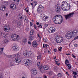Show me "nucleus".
Returning a JSON list of instances; mask_svg holds the SVG:
<instances>
[{
    "instance_id": "52",
    "label": "nucleus",
    "mask_w": 78,
    "mask_h": 78,
    "mask_svg": "<svg viewBox=\"0 0 78 78\" xmlns=\"http://www.w3.org/2000/svg\"><path fill=\"white\" fill-rule=\"evenodd\" d=\"M30 26H33V23L32 22H30Z\"/></svg>"
},
{
    "instance_id": "51",
    "label": "nucleus",
    "mask_w": 78,
    "mask_h": 78,
    "mask_svg": "<svg viewBox=\"0 0 78 78\" xmlns=\"http://www.w3.org/2000/svg\"><path fill=\"white\" fill-rule=\"evenodd\" d=\"M55 64H57V66H59V65H60V64L58 62L56 63Z\"/></svg>"
},
{
    "instance_id": "26",
    "label": "nucleus",
    "mask_w": 78,
    "mask_h": 78,
    "mask_svg": "<svg viewBox=\"0 0 78 78\" xmlns=\"http://www.w3.org/2000/svg\"><path fill=\"white\" fill-rule=\"evenodd\" d=\"M2 36L4 38L6 37H7L8 36V34H2Z\"/></svg>"
},
{
    "instance_id": "4",
    "label": "nucleus",
    "mask_w": 78,
    "mask_h": 78,
    "mask_svg": "<svg viewBox=\"0 0 78 78\" xmlns=\"http://www.w3.org/2000/svg\"><path fill=\"white\" fill-rule=\"evenodd\" d=\"M11 38L14 41H17L19 39V36L16 34H13L12 35Z\"/></svg>"
},
{
    "instance_id": "55",
    "label": "nucleus",
    "mask_w": 78,
    "mask_h": 78,
    "mask_svg": "<svg viewBox=\"0 0 78 78\" xmlns=\"http://www.w3.org/2000/svg\"><path fill=\"white\" fill-rule=\"evenodd\" d=\"M57 51V50L56 49H54V52H56Z\"/></svg>"
},
{
    "instance_id": "1",
    "label": "nucleus",
    "mask_w": 78,
    "mask_h": 78,
    "mask_svg": "<svg viewBox=\"0 0 78 78\" xmlns=\"http://www.w3.org/2000/svg\"><path fill=\"white\" fill-rule=\"evenodd\" d=\"M77 33H78V31L76 30L71 31L69 33L66 34V37L68 39H70L72 37L76 36Z\"/></svg>"
},
{
    "instance_id": "36",
    "label": "nucleus",
    "mask_w": 78,
    "mask_h": 78,
    "mask_svg": "<svg viewBox=\"0 0 78 78\" xmlns=\"http://www.w3.org/2000/svg\"><path fill=\"white\" fill-rule=\"evenodd\" d=\"M37 4V3L36 1H34L33 2V5H34V6H36Z\"/></svg>"
},
{
    "instance_id": "7",
    "label": "nucleus",
    "mask_w": 78,
    "mask_h": 78,
    "mask_svg": "<svg viewBox=\"0 0 78 78\" xmlns=\"http://www.w3.org/2000/svg\"><path fill=\"white\" fill-rule=\"evenodd\" d=\"M60 17H61V15H57L53 18L52 20L55 24H58L57 23H56V22H58V18Z\"/></svg>"
},
{
    "instance_id": "44",
    "label": "nucleus",
    "mask_w": 78,
    "mask_h": 78,
    "mask_svg": "<svg viewBox=\"0 0 78 78\" xmlns=\"http://www.w3.org/2000/svg\"><path fill=\"white\" fill-rule=\"evenodd\" d=\"M73 73L74 75H77V73L75 72H73Z\"/></svg>"
},
{
    "instance_id": "11",
    "label": "nucleus",
    "mask_w": 78,
    "mask_h": 78,
    "mask_svg": "<svg viewBox=\"0 0 78 78\" xmlns=\"http://www.w3.org/2000/svg\"><path fill=\"white\" fill-rule=\"evenodd\" d=\"M23 63L26 66H30L31 64V61L30 60H24Z\"/></svg>"
},
{
    "instance_id": "23",
    "label": "nucleus",
    "mask_w": 78,
    "mask_h": 78,
    "mask_svg": "<svg viewBox=\"0 0 78 78\" xmlns=\"http://www.w3.org/2000/svg\"><path fill=\"white\" fill-rule=\"evenodd\" d=\"M8 4V2H3L2 6H6Z\"/></svg>"
},
{
    "instance_id": "27",
    "label": "nucleus",
    "mask_w": 78,
    "mask_h": 78,
    "mask_svg": "<svg viewBox=\"0 0 78 78\" xmlns=\"http://www.w3.org/2000/svg\"><path fill=\"white\" fill-rule=\"evenodd\" d=\"M34 34V30H32L30 32V35H33Z\"/></svg>"
},
{
    "instance_id": "47",
    "label": "nucleus",
    "mask_w": 78,
    "mask_h": 78,
    "mask_svg": "<svg viewBox=\"0 0 78 78\" xmlns=\"http://www.w3.org/2000/svg\"><path fill=\"white\" fill-rule=\"evenodd\" d=\"M24 21L25 22H26V23H27V22H28V19L27 20H24Z\"/></svg>"
},
{
    "instance_id": "2",
    "label": "nucleus",
    "mask_w": 78,
    "mask_h": 78,
    "mask_svg": "<svg viewBox=\"0 0 78 78\" xmlns=\"http://www.w3.org/2000/svg\"><path fill=\"white\" fill-rule=\"evenodd\" d=\"M19 56H20V54L18 53H17L16 54L11 55V56H12L13 57L15 58L14 59L15 62L16 63L19 64L20 63V62H21L20 58L17 57H19Z\"/></svg>"
},
{
    "instance_id": "24",
    "label": "nucleus",
    "mask_w": 78,
    "mask_h": 78,
    "mask_svg": "<svg viewBox=\"0 0 78 78\" xmlns=\"http://www.w3.org/2000/svg\"><path fill=\"white\" fill-rule=\"evenodd\" d=\"M2 43L3 44H7L8 43V40L5 39V41H2Z\"/></svg>"
},
{
    "instance_id": "6",
    "label": "nucleus",
    "mask_w": 78,
    "mask_h": 78,
    "mask_svg": "<svg viewBox=\"0 0 78 78\" xmlns=\"http://www.w3.org/2000/svg\"><path fill=\"white\" fill-rule=\"evenodd\" d=\"M56 42L57 43H61L63 41V37L61 36H58L56 38Z\"/></svg>"
},
{
    "instance_id": "20",
    "label": "nucleus",
    "mask_w": 78,
    "mask_h": 78,
    "mask_svg": "<svg viewBox=\"0 0 78 78\" xmlns=\"http://www.w3.org/2000/svg\"><path fill=\"white\" fill-rule=\"evenodd\" d=\"M32 74L34 75H36V74H37V71L36 70V69H34L32 72Z\"/></svg>"
},
{
    "instance_id": "58",
    "label": "nucleus",
    "mask_w": 78,
    "mask_h": 78,
    "mask_svg": "<svg viewBox=\"0 0 78 78\" xmlns=\"http://www.w3.org/2000/svg\"><path fill=\"white\" fill-rule=\"evenodd\" d=\"M28 43L29 44H30V45H31V42L30 41H29Z\"/></svg>"
},
{
    "instance_id": "19",
    "label": "nucleus",
    "mask_w": 78,
    "mask_h": 78,
    "mask_svg": "<svg viewBox=\"0 0 78 78\" xmlns=\"http://www.w3.org/2000/svg\"><path fill=\"white\" fill-rule=\"evenodd\" d=\"M42 68L45 70H48L49 69V67L47 65L44 66Z\"/></svg>"
},
{
    "instance_id": "13",
    "label": "nucleus",
    "mask_w": 78,
    "mask_h": 78,
    "mask_svg": "<svg viewBox=\"0 0 78 78\" xmlns=\"http://www.w3.org/2000/svg\"><path fill=\"white\" fill-rule=\"evenodd\" d=\"M4 30L5 32H9L10 30V28L9 25H6L4 27Z\"/></svg>"
},
{
    "instance_id": "33",
    "label": "nucleus",
    "mask_w": 78,
    "mask_h": 78,
    "mask_svg": "<svg viewBox=\"0 0 78 78\" xmlns=\"http://www.w3.org/2000/svg\"><path fill=\"white\" fill-rule=\"evenodd\" d=\"M67 66H68V69H71V66H70V64H66Z\"/></svg>"
},
{
    "instance_id": "43",
    "label": "nucleus",
    "mask_w": 78,
    "mask_h": 78,
    "mask_svg": "<svg viewBox=\"0 0 78 78\" xmlns=\"http://www.w3.org/2000/svg\"><path fill=\"white\" fill-rule=\"evenodd\" d=\"M24 20H26L27 19H28L27 16H24Z\"/></svg>"
},
{
    "instance_id": "61",
    "label": "nucleus",
    "mask_w": 78,
    "mask_h": 78,
    "mask_svg": "<svg viewBox=\"0 0 78 78\" xmlns=\"http://www.w3.org/2000/svg\"><path fill=\"white\" fill-rule=\"evenodd\" d=\"M76 75H74V76H73V77L74 78H76Z\"/></svg>"
},
{
    "instance_id": "18",
    "label": "nucleus",
    "mask_w": 78,
    "mask_h": 78,
    "mask_svg": "<svg viewBox=\"0 0 78 78\" xmlns=\"http://www.w3.org/2000/svg\"><path fill=\"white\" fill-rule=\"evenodd\" d=\"M37 45V43L35 41H34L32 42V46L34 48L36 47Z\"/></svg>"
},
{
    "instance_id": "3",
    "label": "nucleus",
    "mask_w": 78,
    "mask_h": 78,
    "mask_svg": "<svg viewBox=\"0 0 78 78\" xmlns=\"http://www.w3.org/2000/svg\"><path fill=\"white\" fill-rule=\"evenodd\" d=\"M68 6V3H67V2L65 1H64L62 2L61 8L62 10L63 11H69L70 9L69 7V9H65L64 8L65 6L66 7H67Z\"/></svg>"
},
{
    "instance_id": "35",
    "label": "nucleus",
    "mask_w": 78,
    "mask_h": 78,
    "mask_svg": "<svg viewBox=\"0 0 78 78\" xmlns=\"http://www.w3.org/2000/svg\"><path fill=\"white\" fill-rule=\"evenodd\" d=\"M18 19H22V16H21V15L19 14L18 15Z\"/></svg>"
},
{
    "instance_id": "25",
    "label": "nucleus",
    "mask_w": 78,
    "mask_h": 78,
    "mask_svg": "<svg viewBox=\"0 0 78 78\" xmlns=\"http://www.w3.org/2000/svg\"><path fill=\"white\" fill-rule=\"evenodd\" d=\"M5 8L6 7L5 6L2 5L1 7L0 8V9L1 10V11H5Z\"/></svg>"
},
{
    "instance_id": "48",
    "label": "nucleus",
    "mask_w": 78,
    "mask_h": 78,
    "mask_svg": "<svg viewBox=\"0 0 78 78\" xmlns=\"http://www.w3.org/2000/svg\"><path fill=\"white\" fill-rule=\"evenodd\" d=\"M37 27H38V28H42V26L41 25H39L38 26H37Z\"/></svg>"
},
{
    "instance_id": "57",
    "label": "nucleus",
    "mask_w": 78,
    "mask_h": 78,
    "mask_svg": "<svg viewBox=\"0 0 78 78\" xmlns=\"http://www.w3.org/2000/svg\"><path fill=\"white\" fill-rule=\"evenodd\" d=\"M34 28H35V29H36V28H37V27L35 25H34Z\"/></svg>"
},
{
    "instance_id": "45",
    "label": "nucleus",
    "mask_w": 78,
    "mask_h": 78,
    "mask_svg": "<svg viewBox=\"0 0 78 78\" xmlns=\"http://www.w3.org/2000/svg\"><path fill=\"white\" fill-rule=\"evenodd\" d=\"M62 47H60L59 48H58V51H61V50H62Z\"/></svg>"
},
{
    "instance_id": "62",
    "label": "nucleus",
    "mask_w": 78,
    "mask_h": 78,
    "mask_svg": "<svg viewBox=\"0 0 78 78\" xmlns=\"http://www.w3.org/2000/svg\"><path fill=\"white\" fill-rule=\"evenodd\" d=\"M43 47L45 48V44H44L43 45Z\"/></svg>"
},
{
    "instance_id": "17",
    "label": "nucleus",
    "mask_w": 78,
    "mask_h": 78,
    "mask_svg": "<svg viewBox=\"0 0 78 78\" xmlns=\"http://www.w3.org/2000/svg\"><path fill=\"white\" fill-rule=\"evenodd\" d=\"M10 8L12 9H15L16 8V5L14 4H12L10 5Z\"/></svg>"
},
{
    "instance_id": "53",
    "label": "nucleus",
    "mask_w": 78,
    "mask_h": 78,
    "mask_svg": "<svg viewBox=\"0 0 78 78\" xmlns=\"http://www.w3.org/2000/svg\"><path fill=\"white\" fill-rule=\"evenodd\" d=\"M72 56L73 58H76V56H75L74 55H73L72 54Z\"/></svg>"
},
{
    "instance_id": "49",
    "label": "nucleus",
    "mask_w": 78,
    "mask_h": 78,
    "mask_svg": "<svg viewBox=\"0 0 78 78\" xmlns=\"http://www.w3.org/2000/svg\"><path fill=\"white\" fill-rule=\"evenodd\" d=\"M26 76H26V75H25L24 76H22V78H25V77H26Z\"/></svg>"
},
{
    "instance_id": "39",
    "label": "nucleus",
    "mask_w": 78,
    "mask_h": 78,
    "mask_svg": "<svg viewBox=\"0 0 78 78\" xmlns=\"http://www.w3.org/2000/svg\"><path fill=\"white\" fill-rule=\"evenodd\" d=\"M19 2H20V0H17L16 2V5H18L19 3Z\"/></svg>"
},
{
    "instance_id": "37",
    "label": "nucleus",
    "mask_w": 78,
    "mask_h": 78,
    "mask_svg": "<svg viewBox=\"0 0 78 78\" xmlns=\"http://www.w3.org/2000/svg\"><path fill=\"white\" fill-rule=\"evenodd\" d=\"M67 63H69V60H68L67 59H66L65 61V64L67 65Z\"/></svg>"
},
{
    "instance_id": "63",
    "label": "nucleus",
    "mask_w": 78,
    "mask_h": 78,
    "mask_svg": "<svg viewBox=\"0 0 78 78\" xmlns=\"http://www.w3.org/2000/svg\"><path fill=\"white\" fill-rule=\"evenodd\" d=\"M5 15H6V17H7V16H8V13H6V14H5Z\"/></svg>"
},
{
    "instance_id": "8",
    "label": "nucleus",
    "mask_w": 78,
    "mask_h": 78,
    "mask_svg": "<svg viewBox=\"0 0 78 78\" xmlns=\"http://www.w3.org/2000/svg\"><path fill=\"white\" fill-rule=\"evenodd\" d=\"M41 17L42 18V20L43 21H44L45 22H46V21H47L48 20V17L47 16H45V15L43 13L42 14L41 16Z\"/></svg>"
},
{
    "instance_id": "30",
    "label": "nucleus",
    "mask_w": 78,
    "mask_h": 78,
    "mask_svg": "<svg viewBox=\"0 0 78 78\" xmlns=\"http://www.w3.org/2000/svg\"><path fill=\"white\" fill-rule=\"evenodd\" d=\"M4 49V48H0V54H2V52L3 51Z\"/></svg>"
},
{
    "instance_id": "5",
    "label": "nucleus",
    "mask_w": 78,
    "mask_h": 78,
    "mask_svg": "<svg viewBox=\"0 0 78 78\" xmlns=\"http://www.w3.org/2000/svg\"><path fill=\"white\" fill-rule=\"evenodd\" d=\"M37 66L39 68V70L41 72V73H44L45 72V71L44 69H42V67H43V65H41L40 62H37Z\"/></svg>"
},
{
    "instance_id": "9",
    "label": "nucleus",
    "mask_w": 78,
    "mask_h": 78,
    "mask_svg": "<svg viewBox=\"0 0 78 78\" xmlns=\"http://www.w3.org/2000/svg\"><path fill=\"white\" fill-rule=\"evenodd\" d=\"M74 14L75 13L73 12L69 13L68 15L65 16V17L66 18V20L68 19H70L71 17H73V16L74 15Z\"/></svg>"
},
{
    "instance_id": "56",
    "label": "nucleus",
    "mask_w": 78,
    "mask_h": 78,
    "mask_svg": "<svg viewBox=\"0 0 78 78\" xmlns=\"http://www.w3.org/2000/svg\"><path fill=\"white\" fill-rule=\"evenodd\" d=\"M44 41V42H47V40L45 39V38H44L43 39Z\"/></svg>"
},
{
    "instance_id": "46",
    "label": "nucleus",
    "mask_w": 78,
    "mask_h": 78,
    "mask_svg": "<svg viewBox=\"0 0 78 78\" xmlns=\"http://www.w3.org/2000/svg\"><path fill=\"white\" fill-rule=\"evenodd\" d=\"M49 75H52V72L51 71H50L49 72Z\"/></svg>"
},
{
    "instance_id": "14",
    "label": "nucleus",
    "mask_w": 78,
    "mask_h": 78,
    "mask_svg": "<svg viewBox=\"0 0 78 78\" xmlns=\"http://www.w3.org/2000/svg\"><path fill=\"white\" fill-rule=\"evenodd\" d=\"M60 17H61V19H59V18H58V22H56L55 23H57V24H60V23H61L62 22V21H63V19H62V16H60Z\"/></svg>"
},
{
    "instance_id": "60",
    "label": "nucleus",
    "mask_w": 78,
    "mask_h": 78,
    "mask_svg": "<svg viewBox=\"0 0 78 78\" xmlns=\"http://www.w3.org/2000/svg\"><path fill=\"white\" fill-rule=\"evenodd\" d=\"M36 24L37 25H39V22H37L36 23Z\"/></svg>"
},
{
    "instance_id": "40",
    "label": "nucleus",
    "mask_w": 78,
    "mask_h": 78,
    "mask_svg": "<svg viewBox=\"0 0 78 78\" xmlns=\"http://www.w3.org/2000/svg\"><path fill=\"white\" fill-rule=\"evenodd\" d=\"M59 62V60L58 59H57L55 61V63H57L58 62Z\"/></svg>"
},
{
    "instance_id": "64",
    "label": "nucleus",
    "mask_w": 78,
    "mask_h": 78,
    "mask_svg": "<svg viewBox=\"0 0 78 78\" xmlns=\"http://www.w3.org/2000/svg\"><path fill=\"white\" fill-rule=\"evenodd\" d=\"M45 47H48V45L47 44H46L45 45Z\"/></svg>"
},
{
    "instance_id": "29",
    "label": "nucleus",
    "mask_w": 78,
    "mask_h": 78,
    "mask_svg": "<svg viewBox=\"0 0 78 78\" xmlns=\"http://www.w3.org/2000/svg\"><path fill=\"white\" fill-rule=\"evenodd\" d=\"M27 51H25L23 52V55L25 56H27Z\"/></svg>"
},
{
    "instance_id": "34",
    "label": "nucleus",
    "mask_w": 78,
    "mask_h": 78,
    "mask_svg": "<svg viewBox=\"0 0 78 78\" xmlns=\"http://www.w3.org/2000/svg\"><path fill=\"white\" fill-rule=\"evenodd\" d=\"M54 70H58V67L56 66H55L53 67Z\"/></svg>"
},
{
    "instance_id": "38",
    "label": "nucleus",
    "mask_w": 78,
    "mask_h": 78,
    "mask_svg": "<svg viewBox=\"0 0 78 78\" xmlns=\"http://www.w3.org/2000/svg\"><path fill=\"white\" fill-rule=\"evenodd\" d=\"M58 77H61L62 76V75L61 73H59L58 74Z\"/></svg>"
},
{
    "instance_id": "31",
    "label": "nucleus",
    "mask_w": 78,
    "mask_h": 78,
    "mask_svg": "<svg viewBox=\"0 0 78 78\" xmlns=\"http://www.w3.org/2000/svg\"><path fill=\"white\" fill-rule=\"evenodd\" d=\"M21 22H19L17 23V25L18 27H19L21 25Z\"/></svg>"
},
{
    "instance_id": "50",
    "label": "nucleus",
    "mask_w": 78,
    "mask_h": 78,
    "mask_svg": "<svg viewBox=\"0 0 78 78\" xmlns=\"http://www.w3.org/2000/svg\"><path fill=\"white\" fill-rule=\"evenodd\" d=\"M78 39V36L74 38V40H76V39Z\"/></svg>"
},
{
    "instance_id": "42",
    "label": "nucleus",
    "mask_w": 78,
    "mask_h": 78,
    "mask_svg": "<svg viewBox=\"0 0 78 78\" xmlns=\"http://www.w3.org/2000/svg\"><path fill=\"white\" fill-rule=\"evenodd\" d=\"M37 37H39V38L40 39H41V36H40V35H39V34H37Z\"/></svg>"
},
{
    "instance_id": "28",
    "label": "nucleus",
    "mask_w": 78,
    "mask_h": 78,
    "mask_svg": "<svg viewBox=\"0 0 78 78\" xmlns=\"http://www.w3.org/2000/svg\"><path fill=\"white\" fill-rule=\"evenodd\" d=\"M27 39L26 38H24L23 39V43L24 44H25V43H26L27 42Z\"/></svg>"
},
{
    "instance_id": "16",
    "label": "nucleus",
    "mask_w": 78,
    "mask_h": 78,
    "mask_svg": "<svg viewBox=\"0 0 78 78\" xmlns=\"http://www.w3.org/2000/svg\"><path fill=\"white\" fill-rule=\"evenodd\" d=\"M55 31V29L53 27H50L48 30V32L49 33H53Z\"/></svg>"
},
{
    "instance_id": "10",
    "label": "nucleus",
    "mask_w": 78,
    "mask_h": 78,
    "mask_svg": "<svg viewBox=\"0 0 78 78\" xmlns=\"http://www.w3.org/2000/svg\"><path fill=\"white\" fill-rule=\"evenodd\" d=\"M44 9V7L42 6V5H39L38 8L37 9V11L38 12H42Z\"/></svg>"
},
{
    "instance_id": "41",
    "label": "nucleus",
    "mask_w": 78,
    "mask_h": 78,
    "mask_svg": "<svg viewBox=\"0 0 78 78\" xmlns=\"http://www.w3.org/2000/svg\"><path fill=\"white\" fill-rule=\"evenodd\" d=\"M48 26V24H45L44 26V28H45L47 26Z\"/></svg>"
},
{
    "instance_id": "15",
    "label": "nucleus",
    "mask_w": 78,
    "mask_h": 78,
    "mask_svg": "<svg viewBox=\"0 0 78 78\" xmlns=\"http://www.w3.org/2000/svg\"><path fill=\"white\" fill-rule=\"evenodd\" d=\"M55 11H56V12H60L61 10H60L59 5H56L55 6Z\"/></svg>"
},
{
    "instance_id": "22",
    "label": "nucleus",
    "mask_w": 78,
    "mask_h": 78,
    "mask_svg": "<svg viewBox=\"0 0 78 78\" xmlns=\"http://www.w3.org/2000/svg\"><path fill=\"white\" fill-rule=\"evenodd\" d=\"M34 37L33 36H30L29 37V39L30 41H33V40L34 39Z\"/></svg>"
},
{
    "instance_id": "12",
    "label": "nucleus",
    "mask_w": 78,
    "mask_h": 78,
    "mask_svg": "<svg viewBox=\"0 0 78 78\" xmlns=\"http://www.w3.org/2000/svg\"><path fill=\"white\" fill-rule=\"evenodd\" d=\"M12 50L15 51L19 50V46L16 44H14L12 47Z\"/></svg>"
},
{
    "instance_id": "32",
    "label": "nucleus",
    "mask_w": 78,
    "mask_h": 78,
    "mask_svg": "<svg viewBox=\"0 0 78 78\" xmlns=\"http://www.w3.org/2000/svg\"><path fill=\"white\" fill-rule=\"evenodd\" d=\"M41 55H39L37 56V60H39L41 59Z\"/></svg>"
},
{
    "instance_id": "21",
    "label": "nucleus",
    "mask_w": 78,
    "mask_h": 78,
    "mask_svg": "<svg viewBox=\"0 0 78 78\" xmlns=\"http://www.w3.org/2000/svg\"><path fill=\"white\" fill-rule=\"evenodd\" d=\"M31 55V52L30 51H27V57H28V56H30Z\"/></svg>"
},
{
    "instance_id": "54",
    "label": "nucleus",
    "mask_w": 78,
    "mask_h": 78,
    "mask_svg": "<svg viewBox=\"0 0 78 78\" xmlns=\"http://www.w3.org/2000/svg\"><path fill=\"white\" fill-rule=\"evenodd\" d=\"M74 45L75 47H76L77 46H78V44H74Z\"/></svg>"
},
{
    "instance_id": "59",
    "label": "nucleus",
    "mask_w": 78,
    "mask_h": 78,
    "mask_svg": "<svg viewBox=\"0 0 78 78\" xmlns=\"http://www.w3.org/2000/svg\"><path fill=\"white\" fill-rule=\"evenodd\" d=\"M2 33L1 31H0V37L2 35Z\"/></svg>"
}]
</instances>
